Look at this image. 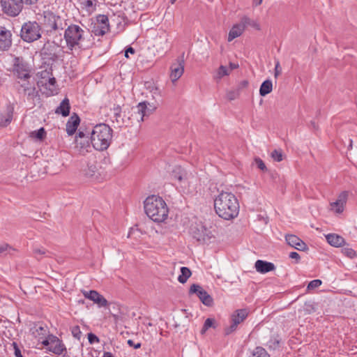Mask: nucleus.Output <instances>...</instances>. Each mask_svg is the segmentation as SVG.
I'll list each match as a JSON object with an SVG mask.
<instances>
[{
    "label": "nucleus",
    "mask_w": 357,
    "mask_h": 357,
    "mask_svg": "<svg viewBox=\"0 0 357 357\" xmlns=\"http://www.w3.org/2000/svg\"><path fill=\"white\" fill-rule=\"evenodd\" d=\"M84 136L85 135L83 132H79L77 133L75 139V143L77 146L79 144L82 148L84 146V144L81 141L84 137Z\"/></svg>",
    "instance_id": "45"
},
{
    "label": "nucleus",
    "mask_w": 357,
    "mask_h": 357,
    "mask_svg": "<svg viewBox=\"0 0 357 357\" xmlns=\"http://www.w3.org/2000/svg\"><path fill=\"white\" fill-rule=\"evenodd\" d=\"M238 96V91H229L227 93V98L230 100L235 99Z\"/></svg>",
    "instance_id": "49"
},
{
    "label": "nucleus",
    "mask_w": 357,
    "mask_h": 357,
    "mask_svg": "<svg viewBox=\"0 0 357 357\" xmlns=\"http://www.w3.org/2000/svg\"><path fill=\"white\" fill-rule=\"evenodd\" d=\"M13 72L19 79H26L29 77V69L22 59L15 58L13 63Z\"/></svg>",
    "instance_id": "13"
},
{
    "label": "nucleus",
    "mask_w": 357,
    "mask_h": 357,
    "mask_svg": "<svg viewBox=\"0 0 357 357\" xmlns=\"http://www.w3.org/2000/svg\"><path fill=\"white\" fill-rule=\"evenodd\" d=\"M46 135V132L43 128L31 132V136L39 140H43Z\"/></svg>",
    "instance_id": "36"
},
{
    "label": "nucleus",
    "mask_w": 357,
    "mask_h": 357,
    "mask_svg": "<svg viewBox=\"0 0 357 357\" xmlns=\"http://www.w3.org/2000/svg\"><path fill=\"white\" fill-rule=\"evenodd\" d=\"M113 130L105 123L96 125L91 132V142L93 147L98 151H105L109 146Z\"/></svg>",
    "instance_id": "3"
},
{
    "label": "nucleus",
    "mask_w": 357,
    "mask_h": 357,
    "mask_svg": "<svg viewBox=\"0 0 357 357\" xmlns=\"http://www.w3.org/2000/svg\"><path fill=\"white\" fill-rule=\"evenodd\" d=\"M255 165L262 172H266L267 168L264 161L259 158H255L254 160Z\"/></svg>",
    "instance_id": "39"
},
{
    "label": "nucleus",
    "mask_w": 357,
    "mask_h": 357,
    "mask_svg": "<svg viewBox=\"0 0 357 357\" xmlns=\"http://www.w3.org/2000/svg\"><path fill=\"white\" fill-rule=\"evenodd\" d=\"M144 211L155 222H162L168 217L169 208L164 199L156 195L148 197L144 202Z\"/></svg>",
    "instance_id": "2"
},
{
    "label": "nucleus",
    "mask_w": 357,
    "mask_h": 357,
    "mask_svg": "<svg viewBox=\"0 0 357 357\" xmlns=\"http://www.w3.org/2000/svg\"><path fill=\"white\" fill-rule=\"evenodd\" d=\"M88 340L90 344L98 343L100 342L99 338L91 333L88 334Z\"/></svg>",
    "instance_id": "47"
},
{
    "label": "nucleus",
    "mask_w": 357,
    "mask_h": 357,
    "mask_svg": "<svg viewBox=\"0 0 357 357\" xmlns=\"http://www.w3.org/2000/svg\"><path fill=\"white\" fill-rule=\"evenodd\" d=\"M102 357H114L111 352L106 351L104 352Z\"/></svg>",
    "instance_id": "58"
},
{
    "label": "nucleus",
    "mask_w": 357,
    "mask_h": 357,
    "mask_svg": "<svg viewBox=\"0 0 357 357\" xmlns=\"http://www.w3.org/2000/svg\"><path fill=\"white\" fill-rule=\"evenodd\" d=\"M272 82L271 80H266L261 84L259 89H272Z\"/></svg>",
    "instance_id": "48"
},
{
    "label": "nucleus",
    "mask_w": 357,
    "mask_h": 357,
    "mask_svg": "<svg viewBox=\"0 0 357 357\" xmlns=\"http://www.w3.org/2000/svg\"><path fill=\"white\" fill-rule=\"evenodd\" d=\"M245 27L246 28L248 26L252 27L253 29L259 31L261 29V26L257 21L251 20L247 16H244L241 18Z\"/></svg>",
    "instance_id": "31"
},
{
    "label": "nucleus",
    "mask_w": 357,
    "mask_h": 357,
    "mask_svg": "<svg viewBox=\"0 0 357 357\" xmlns=\"http://www.w3.org/2000/svg\"><path fill=\"white\" fill-rule=\"evenodd\" d=\"M96 172V166L93 164H89L86 168L84 170V174L86 176L91 178L95 175Z\"/></svg>",
    "instance_id": "34"
},
{
    "label": "nucleus",
    "mask_w": 357,
    "mask_h": 357,
    "mask_svg": "<svg viewBox=\"0 0 357 357\" xmlns=\"http://www.w3.org/2000/svg\"><path fill=\"white\" fill-rule=\"evenodd\" d=\"M3 11L9 16H17L22 10L24 3L21 0H1Z\"/></svg>",
    "instance_id": "7"
},
{
    "label": "nucleus",
    "mask_w": 357,
    "mask_h": 357,
    "mask_svg": "<svg viewBox=\"0 0 357 357\" xmlns=\"http://www.w3.org/2000/svg\"><path fill=\"white\" fill-rule=\"evenodd\" d=\"M15 249L7 243L0 245V256L11 254Z\"/></svg>",
    "instance_id": "35"
},
{
    "label": "nucleus",
    "mask_w": 357,
    "mask_h": 357,
    "mask_svg": "<svg viewBox=\"0 0 357 357\" xmlns=\"http://www.w3.org/2000/svg\"><path fill=\"white\" fill-rule=\"evenodd\" d=\"M356 297H357V295H356Z\"/></svg>",
    "instance_id": "61"
},
{
    "label": "nucleus",
    "mask_w": 357,
    "mask_h": 357,
    "mask_svg": "<svg viewBox=\"0 0 357 357\" xmlns=\"http://www.w3.org/2000/svg\"><path fill=\"white\" fill-rule=\"evenodd\" d=\"M213 324H214L213 319H211V318L206 319L204 324V326L201 330V333L204 334L209 328L213 326Z\"/></svg>",
    "instance_id": "38"
},
{
    "label": "nucleus",
    "mask_w": 357,
    "mask_h": 357,
    "mask_svg": "<svg viewBox=\"0 0 357 357\" xmlns=\"http://www.w3.org/2000/svg\"><path fill=\"white\" fill-rule=\"evenodd\" d=\"M84 33V31L78 25L69 26L64 33V38L67 46L71 50L76 46H79L80 42L83 40Z\"/></svg>",
    "instance_id": "4"
},
{
    "label": "nucleus",
    "mask_w": 357,
    "mask_h": 357,
    "mask_svg": "<svg viewBox=\"0 0 357 357\" xmlns=\"http://www.w3.org/2000/svg\"><path fill=\"white\" fill-rule=\"evenodd\" d=\"M83 295L86 298L93 301L99 307H105L108 305L107 301L95 290L84 291Z\"/></svg>",
    "instance_id": "15"
},
{
    "label": "nucleus",
    "mask_w": 357,
    "mask_h": 357,
    "mask_svg": "<svg viewBox=\"0 0 357 357\" xmlns=\"http://www.w3.org/2000/svg\"><path fill=\"white\" fill-rule=\"evenodd\" d=\"M37 85L39 88L44 87L45 89H50L55 86L56 79L52 77V73L48 70H43L38 73Z\"/></svg>",
    "instance_id": "12"
},
{
    "label": "nucleus",
    "mask_w": 357,
    "mask_h": 357,
    "mask_svg": "<svg viewBox=\"0 0 357 357\" xmlns=\"http://www.w3.org/2000/svg\"><path fill=\"white\" fill-rule=\"evenodd\" d=\"M31 333L35 338L43 344V341L47 339V336L51 334L46 326H38L31 328Z\"/></svg>",
    "instance_id": "23"
},
{
    "label": "nucleus",
    "mask_w": 357,
    "mask_h": 357,
    "mask_svg": "<svg viewBox=\"0 0 357 357\" xmlns=\"http://www.w3.org/2000/svg\"><path fill=\"white\" fill-rule=\"evenodd\" d=\"M189 292L190 294H196L204 305L211 306L213 304L212 297L200 285L193 284Z\"/></svg>",
    "instance_id": "10"
},
{
    "label": "nucleus",
    "mask_w": 357,
    "mask_h": 357,
    "mask_svg": "<svg viewBox=\"0 0 357 357\" xmlns=\"http://www.w3.org/2000/svg\"><path fill=\"white\" fill-rule=\"evenodd\" d=\"M80 123L79 116L74 113L68 120L66 123V132L68 135H73L76 132L78 126Z\"/></svg>",
    "instance_id": "21"
},
{
    "label": "nucleus",
    "mask_w": 357,
    "mask_h": 357,
    "mask_svg": "<svg viewBox=\"0 0 357 357\" xmlns=\"http://www.w3.org/2000/svg\"><path fill=\"white\" fill-rule=\"evenodd\" d=\"M172 177L180 183H182L187 179V174L180 166H176L172 172Z\"/></svg>",
    "instance_id": "28"
},
{
    "label": "nucleus",
    "mask_w": 357,
    "mask_h": 357,
    "mask_svg": "<svg viewBox=\"0 0 357 357\" xmlns=\"http://www.w3.org/2000/svg\"><path fill=\"white\" fill-rule=\"evenodd\" d=\"M280 340L275 337H272L268 342V346L271 349H276L279 347Z\"/></svg>",
    "instance_id": "41"
},
{
    "label": "nucleus",
    "mask_w": 357,
    "mask_h": 357,
    "mask_svg": "<svg viewBox=\"0 0 357 357\" xmlns=\"http://www.w3.org/2000/svg\"><path fill=\"white\" fill-rule=\"evenodd\" d=\"M248 312L245 309H240L236 310L231 316V324L225 328L226 335H229L234 332L238 325L242 323L248 317Z\"/></svg>",
    "instance_id": "8"
},
{
    "label": "nucleus",
    "mask_w": 357,
    "mask_h": 357,
    "mask_svg": "<svg viewBox=\"0 0 357 357\" xmlns=\"http://www.w3.org/2000/svg\"><path fill=\"white\" fill-rule=\"evenodd\" d=\"M255 267L257 272L262 274L268 273L275 269V266L272 262H268L260 259L255 262Z\"/></svg>",
    "instance_id": "22"
},
{
    "label": "nucleus",
    "mask_w": 357,
    "mask_h": 357,
    "mask_svg": "<svg viewBox=\"0 0 357 357\" xmlns=\"http://www.w3.org/2000/svg\"><path fill=\"white\" fill-rule=\"evenodd\" d=\"M249 83L248 81H243L241 83V87L243 88H247V87H249Z\"/></svg>",
    "instance_id": "59"
},
{
    "label": "nucleus",
    "mask_w": 357,
    "mask_h": 357,
    "mask_svg": "<svg viewBox=\"0 0 357 357\" xmlns=\"http://www.w3.org/2000/svg\"><path fill=\"white\" fill-rule=\"evenodd\" d=\"M348 193L346 191L342 192L337 197L335 202L331 203V209L336 213H342L347 203Z\"/></svg>",
    "instance_id": "14"
},
{
    "label": "nucleus",
    "mask_w": 357,
    "mask_h": 357,
    "mask_svg": "<svg viewBox=\"0 0 357 357\" xmlns=\"http://www.w3.org/2000/svg\"><path fill=\"white\" fill-rule=\"evenodd\" d=\"M114 115L116 119V121L118 123L126 125L128 123V121L130 120V117H128V119L126 120L124 118H121V107L119 105H117L114 107Z\"/></svg>",
    "instance_id": "30"
},
{
    "label": "nucleus",
    "mask_w": 357,
    "mask_h": 357,
    "mask_svg": "<svg viewBox=\"0 0 357 357\" xmlns=\"http://www.w3.org/2000/svg\"><path fill=\"white\" fill-rule=\"evenodd\" d=\"M289 257L291 259H296V261H298L300 259V255L298 252H291L289 253Z\"/></svg>",
    "instance_id": "53"
},
{
    "label": "nucleus",
    "mask_w": 357,
    "mask_h": 357,
    "mask_svg": "<svg viewBox=\"0 0 357 357\" xmlns=\"http://www.w3.org/2000/svg\"><path fill=\"white\" fill-rule=\"evenodd\" d=\"M22 3L27 6L36 4L39 0H21Z\"/></svg>",
    "instance_id": "52"
},
{
    "label": "nucleus",
    "mask_w": 357,
    "mask_h": 357,
    "mask_svg": "<svg viewBox=\"0 0 357 357\" xmlns=\"http://www.w3.org/2000/svg\"><path fill=\"white\" fill-rule=\"evenodd\" d=\"M181 274L178 277V280L179 282L183 284L191 275L190 270L187 267H182L181 268Z\"/></svg>",
    "instance_id": "32"
},
{
    "label": "nucleus",
    "mask_w": 357,
    "mask_h": 357,
    "mask_svg": "<svg viewBox=\"0 0 357 357\" xmlns=\"http://www.w3.org/2000/svg\"><path fill=\"white\" fill-rule=\"evenodd\" d=\"M33 252L36 255H45L47 252L45 249H44L43 248H38V247L34 248Z\"/></svg>",
    "instance_id": "50"
},
{
    "label": "nucleus",
    "mask_w": 357,
    "mask_h": 357,
    "mask_svg": "<svg viewBox=\"0 0 357 357\" xmlns=\"http://www.w3.org/2000/svg\"><path fill=\"white\" fill-rule=\"evenodd\" d=\"M282 73V68L280 65V63L279 61H278L275 64V76L277 77L279 75H280Z\"/></svg>",
    "instance_id": "51"
},
{
    "label": "nucleus",
    "mask_w": 357,
    "mask_h": 357,
    "mask_svg": "<svg viewBox=\"0 0 357 357\" xmlns=\"http://www.w3.org/2000/svg\"><path fill=\"white\" fill-rule=\"evenodd\" d=\"M96 0H78V4L80 8L90 15L96 10Z\"/></svg>",
    "instance_id": "24"
},
{
    "label": "nucleus",
    "mask_w": 357,
    "mask_h": 357,
    "mask_svg": "<svg viewBox=\"0 0 357 357\" xmlns=\"http://www.w3.org/2000/svg\"><path fill=\"white\" fill-rule=\"evenodd\" d=\"M227 68H229V72L231 73L232 70L238 68V64L235 63H230Z\"/></svg>",
    "instance_id": "56"
},
{
    "label": "nucleus",
    "mask_w": 357,
    "mask_h": 357,
    "mask_svg": "<svg viewBox=\"0 0 357 357\" xmlns=\"http://www.w3.org/2000/svg\"><path fill=\"white\" fill-rule=\"evenodd\" d=\"M285 239L288 245L298 250H305L307 249V245L297 236L287 234Z\"/></svg>",
    "instance_id": "19"
},
{
    "label": "nucleus",
    "mask_w": 357,
    "mask_h": 357,
    "mask_svg": "<svg viewBox=\"0 0 357 357\" xmlns=\"http://www.w3.org/2000/svg\"><path fill=\"white\" fill-rule=\"evenodd\" d=\"M342 253L351 259L356 256V252L350 248H344L342 249Z\"/></svg>",
    "instance_id": "44"
},
{
    "label": "nucleus",
    "mask_w": 357,
    "mask_h": 357,
    "mask_svg": "<svg viewBox=\"0 0 357 357\" xmlns=\"http://www.w3.org/2000/svg\"><path fill=\"white\" fill-rule=\"evenodd\" d=\"M191 234L198 241H204L206 229L202 225H197L191 228Z\"/></svg>",
    "instance_id": "25"
},
{
    "label": "nucleus",
    "mask_w": 357,
    "mask_h": 357,
    "mask_svg": "<svg viewBox=\"0 0 357 357\" xmlns=\"http://www.w3.org/2000/svg\"><path fill=\"white\" fill-rule=\"evenodd\" d=\"M214 208L219 217L229 220L238 215L239 203L234 194L222 190L214 199Z\"/></svg>",
    "instance_id": "1"
},
{
    "label": "nucleus",
    "mask_w": 357,
    "mask_h": 357,
    "mask_svg": "<svg viewBox=\"0 0 357 357\" xmlns=\"http://www.w3.org/2000/svg\"><path fill=\"white\" fill-rule=\"evenodd\" d=\"M245 30V27L242 20H241L238 23L234 24L230 29L228 33L227 41L231 42L235 38L240 37Z\"/></svg>",
    "instance_id": "18"
},
{
    "label": "nucleus",
    "mask_w": 357,
    "mask_h": 357,
    "mask_svg": "<svg viewBox=\"0 0 357 357\" xmlns=\"http://www.w3.org/2000/svg\"><path fill=\"white\" fill-rule=\"evenodd\" d=\"M109 29V20L106 15H100L97 17L96 24V34L102 36Z\"/></svg>",
    "instance_id": "16"
},
{
    "label": "nucleus",
    "mask_w": 357,
    "mask_h": 357,
    "mask_svg": "<svg viewBox=\"0 0 357 357\" xmlns=\"http://www.w3.org/2000/svg\"><path fill=\"white\" fill-rule=\"evenodd\" d=\"M12 34L3 26H0V50H6L12 44Z\"/></svg>",
    "instance_id": "17"
},
{
    "label": "nucleus",
    "mask_w": 357,
    "mask_h": 357,
    "mask_svg": "<svg viewBox=\"0 0 357 357\" xmlns=\"http://www.w3.org/2000/svg\"><path fill=\"white\" fill-rule=\"evenodd\" d=\"M251 357H271V356L264 348L257 347L252 352Z\"/></svg>",
    "instance_id": "33"
},
{
    "label": "nucleus",
    "mask_w": 357,
    "mask_h": 357,
    "mask_svg": "<svg viewBox=\"0 0 357 357\" xmlns=\"http://www.w3.org/2000/svg\"><path fill=\"white\" fill-rule=\"evenodd\" d=\"M71 333L74 337L80 340L82 337V332L79 326H74L71 328Z\"/></svg>",
    "instance_id": "40"
},
{
    "label": "nucleus",
    "mask_w": 357,
    "mask_h": 357,
    "mask_svg": "<svg viewBox=\"0 0 357 357\" xmlns=\"http://www.w3.org/2000/svg\"><path fill=\"white\" fill-rule=\"evenodd\" d=\"M70 102L68 98H65L56 107L55 113L61 114L63 116H68L70 114Z\"/></svg>",
    "instance_id": "26"
},
{
    "label": "nucleus",
    "mask_w": 357,
    "mask_h": 357,
    "mask_svg": "<svg viewBox=\"0 0 357 357\" xmlns=\"http://www.w3.org/2000/svg\"><path fill=\"white\" fill-rule=\"evenodd\" d=\"M321 284H322L321 280H318V279L313 280L309 282V284L307 285V289L310 290V289H316V288L320 287L321 285Z\"/></svg>",
    "instance_id": "42"
},
{
    "label": "nucleus",
    "mask_w": 357,
    "mask_h": 357,
    "mask_svg": "<svg viewBox=\"0 0 357 357\" xmlns=\"http://www.w3.org/2000/svg\"><path fill=\"white\" fill-rule=\"evenodd\" d=\"M156 109L157 107L153 103L148 101L140 102L134 109L133 119L132 120H135L137 123L142 122L144 121L145 117L150 116Z\"/></svg>",
    "instance_id": "6"
},
{
    "label": "nucleus",
    "mask_w": 357,
    "mask_h": 357,
    "mask_svg": "<svg viewBox=\"0 0 357 357\" xmlns=\"http://www.w3.org/2000/svg\"><path fill=\"white\" fill-rule=\"evenodd\" d=\"M184 72V65L182 62L172 63L170 67V79L174 82L178 79Z\"/></svg>",
    "instance_id": "20"
},
{
    "label": "nucleus",
    "mask_w": 357,
    "mask_h": 357,
    "mask_svg": "<svg viewBox=\"0 0 357 357\" xmlns=\"http://www.w3.org/2000/svg\"><path fill=\"white\" fill-rule=\"evenodd\" d=\"M272 91H259V94L261 96H265L266 95L268 94Z\"/></svg>",
    "instance_id": "57"
},
{
    "label": "nucleus",
    "mask_w": 357,
    "mask_h": 357,
    "mask_svg": "<svg viewBox=\"0 0 357 357\" xmlns=\"http://www.w3.org/2000/svg\"><path fill=\"white\" fill-rule=\"evenodd\" d=\"M262 1H263V0H254L253 1V4L255 6H259L262 3Z\"/></svg>",
    "instance_id": "60"
},
{
    "label": "nucleus",
    "mask_w": 357,
    "mask_h": 357,
    "mask_svg": "<svg viewBox=\"0 0 357 357\" xmlns=\"http://www.w3.org/2000/svg\"><path fill=\"white\" fill-rule=\"evenodd\" d=\"M135 50L131 47H129L125 52V56L126 58H128L129 57V55L128 54H133L135 53Z\"/></svg>",
    "instance_id": "55"
},
{
    "label": "nucleus",
    "mask_w": 357,
    "mask_h": 357,
    "mask_svg": "<svg viewBox=\"0 0 357 357\" xmlns=\"http://www.w3.org/2000/svg\"><path fill=\"white\" fill-rule=\"evenodd\" d=\"M21 37L26 42H33L40 38V27L36 22L24 23L21 29Z\"/></svg>",
    "instance_id": "5"
},
{
    "label": "nucleus",
    "mask_w": 357,
    "mask_h": 357,
    "mask_svg": "<svg viewBox=\"0 0 357 357\" xmlns=\"http://www.w3.org/2000/svg\"><path fill=\"white\" fill-rule=\"evenodd\" d=\"M13 119V111H8L6 114L0 115V128H3L9 125Z\"/></svg>",
    "instance_id": "29"
},
{
    "label": "nucleus",
    "mask_w": 357,
    "mask_h": 357,
    "mask_svg": "<svg viewBox=\"0 0 357 357\" xmlns=\"http://www.w3.org/2000/svg\"><path fill=\"white\" fill-rule=\"evenodd\" d=\"M11 346L13 348L14 354H15V357H23L22 354V352H21V350H20L18 344L15 342H13L11 344Z\"/></svg>",
    "instance_id": "46"
},
{
    "label": "nucleus",
    "mask_w": 357,
    "mask_h": 357,
    "mask_svg": "<svg viewBox=\"0 0 357 357\" xmlns=\"http://www.w3.org/2000/svg\"><path fill=\"white\" fill-rule=\"evenodd\" d=\"M43 345L48 347V351L58 355L61 354L66 350L62 341L54 335H48L47 339L43 341Z\"/></svg>",
    "instance_id": "9"
},
{
    "label": "nucleus",
    "mask_w": 357,
    "mask_h": 357,
    "mask_svg": "<svg viewBox=\"0 0 357 357\" xmlns=\"http://www.w3.org/2000/svg\"><path fill=\"white\" fill-rule=\"evenodd\" d=\"M128 344H129L131 347H133L135 349H139L141 347L140 343L135 344L134 342L132 340H128Z\"/></svg>",
    "instance_id": "54"
},
{
    "label": "nucleus",
    "mask_w": 357,
    "mask_h": 357,
    "mask_svg": "<svg viewBox=\"0 0 357 357\" xmlns=\"http://www.w3.org/2000/svg\"><path fill=\"white\" fill-rule=\"evenodd\" d=\"M231 73L229 72V68L225 66H220L217 70V77L218 78H222L224 76L229 75Z\"/></svg>",
    "instance_id": "37"
},
{
    "label": "nucleus",
    "mask_w": 357,
    "mask_h": 357,
    "mask_svg": "<svg viewBox=\"0 0 357 357\" xmlns=\"http://www.w3.org/2000/svg\"><path fill=\"white\" fill-rule=\"evenodd\" d=\"M271 157L273 159L277 162H280L282 160V153L280 151L278 150H274L271 153Z\"/></svg>",
    "instance_id": "43"
},
{
    "label": "nucleus",
    "mask_w": 357,
    "mask_h": 357,
    "mask_svg": "<svg viewBox=\"0 0 357 357\" xmlns=\"http://www.w3.org/2000/svg\"><path fill=\"white\" fill-rule=\"evenodd\" d=\"M327 242L332 246L340 247L344 244V239L335 234H329L326 236Z\"/></svg>",
    "instance_id": "27"
},
{
    "label": "nucleus",
    "mask_w": 357,
    "mask_h": 357,
    "mask_svg": "<svg viewBox=\"0 0 357 357\" xmlns=\"http://www.w3.org/2000/svg\"><path fill=\"white\" fill-rule=\"evenodd\" d=\"M43 16L44 24L48 31L56 30L62 24L61 17L51 11H45Z\"/></svg>",
    "instance_id": "11"
}]
</instances>
